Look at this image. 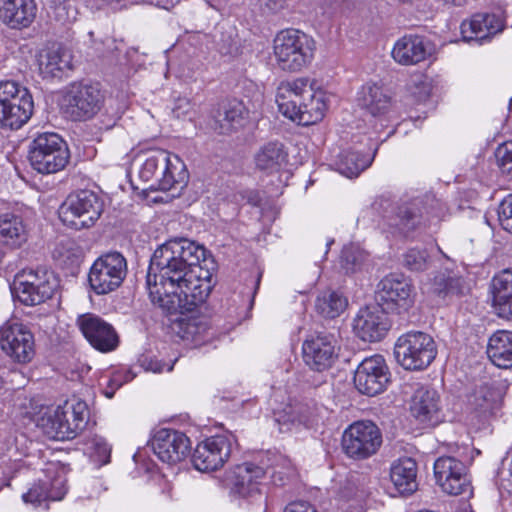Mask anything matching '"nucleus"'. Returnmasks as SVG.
I'll use <instances>...</instances> for the list:
<instances>
[{
    "instance_id": "nucleus-19",
    "label": "nucleus",
    "mask_w": 512,
    "mask_h": 512,
    "mask_svg": "<svg viewBox=\"0 0 512 512\" xmlns=\"http://www.w3.org/2000/svg\"><path fill=\"white\" fill-rule=\"evenodd\" d=\"M434 475L443 492L453 496L471 495L472 488L467 467L455 457H439L434 463Z\"/></svg>"
},
{
    "instance_id": "nucleus-39",
    "label": "nucleus",
    "mask_w": 512,
    "mask_h": 512,
    "mask_svg": "<svg viewBox=\"0 0 512 512\" xmlns=\"http://www.w3.org/2000/svg\"><path fill=\"white\" fill-rule=\"evenodd\" d=\"M246 114V108L241 101H229L218 112L213 129L219 134H229L243 125Z\"/></svg>"
},
{
    "instance_id": "nucleus-1",
    "label": "nucleus",
    "mask_w": 512,
    "mask_h": 512,
    "mask_svg": "<svg viewBox=\"0 0 512 512\" xmlns=\"http://www.w3.org/2000/svg\"><path fill=\"white\" fill-rule=\"evenodd\" d=\"M204 246L187 238H173L153 253L146 285L151 301L169 313L193 311L212 289Z\"/></svg>"
},
{
    "instance_id": "nucleus-43",
    "label": "nucleus",
    "mask_w": 512,
    "mask_h": 512,
    "mask_svg": "<svg viewBox=\"0 0 512 512\" xmlns=\"http://www.w3.org/2000/svg\"><path fill=\"white\" fill-rule=\"evenodd\" d=\"M348 300L341 293L332 290L321 292L315 301V309L319 315L327 319L340 316L347 308Z\"/></svg>"
},
{
    "instance_id": "nucleus-13",
    "label": "nucleus",
    "mask_w": 512,
    "mask_h": 512,
    "mask_svg": "<svg viewBox=\"0 0 512 512\" xmlns=\"http://www.w3.org/2000/svg\"><path fill=\"white\" fill-rule=\"evenodd\" d=\"M414 288L401 274H389L377 285L375 299L377 305L387 312L402 313L414 304Z\"/></svg>"
},
{
    "instance_id": "nucleus-10",
    "label": "nucleus",
    "mask_w": 512,
    "mask_h": 512,
    "mask_svg": "<svg viewBox=\"0 0 512 512\" xmlns=\"http://www.w3.org/2000/svg\"><path fill=\"white\" fill-rule=\"evenodd\" d=\"M103 211L100 197L90 190H81L68 198L59 208V217L64 225L80 230L90 228Z\"/></svg>"
},
{
    "instance_id": "nucleus-15",
    "label": "nucleus",
    "mask_w": 512,
    "mask_h": 512,
    "mask_svg": "<svg viewBox=\"0 0 512 512\" xmlns=\"http://www.w3.org/2000/svg\"><path fill=\"white\" fill-rule=\"evenodd\" d=\"M0 347L13 361L28 363L35 354L34 336L26 325L9 320L0 327Z\"/></svg>"
},
{
    "instance_id": "nucleus-37",
    "label": "nucleus",
    "mask_w": 512,
    "mask_h": 512,
    "mask_svg": "<svg viewBox=\"0 0 512 512\" xmlns=\"http://www.w3.org/2000/svg\"><path fill=\"white\" fill-rule=\"evenodd\" d=\"M286 156L283 143L277 141L265 143L254 154L255 169L267 174L277 172Z\"/></svg>"
},
{
    "instance_id": "nucleus-42",
    "label": "nucleus",
    "mask_w": 512,
    "mask_h": 512,
    "mask_svg": "<svg viewBox=\"0 0 512 512\" xmlns=\"http://www.w3.org/2000/svg\"><path fill=\"white\" fill-rule=\"evenodd\" d=\"M177 334L185 341L196 344L210 338V326L204 317H183L177 323Z\"/></svg>"
},
{
    "instance_id": "nucleus-22",
    "label": "nucleus",
    "mask_w": 512,
    "mask_h": 512,
    "mask_svg": "<svg viewBox=\"0 0 512 512\" xmlns=\"http://www.w3.org/2000/svg\"><path fill=\"white\" fill-rule=\"evenodd\" d=\"M152 448L162 462L173 465L187 457L190 452L191 442L185 433L163 428L155 433L152 440Z\"/></svg>"
},
{
    "instance_id": "nucleus-64",
    "label": "nucleus",
    "mask_w": 512,
    "mask_h": 512,
    "mask_svg": "<svg viewBox=\"0 0 512 512\" xmlns=\"http://www.w3.org/2000/svg\"><path fill=\"white\" fill-rule=\"evenodd\" d=\"M116 389L109 387V384L107 385V388L104 390V395L107 398H112L114 396Z\"/></svg>"
},
{
    "instance_id": "nucleus-23",
    "label": "nucleus",
    "mask_w": 512,
    "mask_h": 512,
    "mask_svg": "<svg viewBox=\"0 0 512 512\" xmlns=\"http://www.w3.org/2000/svg\"><path fill=\"white\" fill-rule=\"evenodd\" d=\"M389 328L388 317L378 305L361 308L353 320L354 333L365 342L380 341Z\"/></svg>"
},
{
    "instance_id": "nucleus-50",
    "label": "nucleus",
    "mask_w": 512,
    "mask_h": 512,
    "mask_svg": "<svg viewBox=\"0 0 512 512\" xmlns=\"http://www.w3.org/2000/svg\"><path fill=\"white\" fill-rule=\"evenodd\" d=\"M496 158L501 172L512 178V142L500 145L496 150Z\"/></svg>"
},
{
    "instance_id": "nucleus-52",
    "label": "nucleus",
    "mask_w": 512,
    "mask_h": 512,
    "mask_svg": "<svg viewBox=\"0 0 512 512\" xmlns=\"http://www.w3.org/2000/svg\"><path fill=\"white\" fill-rule=\"evenodd\" d=\"M54 257L60 259L63 263L74 262L79 258V250L75 243L66 241L61 243L54 251Z\"/></svg>"
},
{
    "instance_id": "nucleus-26",
    "label": "nucleus",
    "mask_w": 512,
    "mask_h": 512,
    "mask_svg": "<svg viewBox=\"0 0 512 512\" xmlns=\"http://www.w3.org/2000/svg\"><path fill=\"white\" fill-rule=\"evenodd\" d=\"M72 68V54L69 49L61 45H52L38 55V70L45 79H60Z\"/></svg>"
},
{
    "instance_id": "nucleus-38",
    "label": "nucleus",
    "mask_w": 512,
    "mask_h": 512,
    "mask_svg": "<svg viewBox=\"0 0 512 512\" xmlns=\"http://www.w3.org/2000/svg\"><path fill=\"white\" fill-rule=\"evenodd\" d=\"M487 355L491 362L499 368L512 367V332L499 330L488 341Z\"/></svg>"
},
{
    "instance_id": "nucleus-20",
    "label": "nucleus",
    "mask_w": 512,
    "mask_h": 512,
    "mask_svg": "<svg viewBox=\"0 0 512 512\" xmlns=\"http://www.w3.org/2000/svg\"><path fill=\"white\" fill-rule=\"evenodd\" d=\"M389 379V368L383 356L378 354L363 359L354 374L356 389L368 396L383 392Z\"/></svg>"
},
{
    "instance_id": "nucleus-46",
    "label": "nucleus",
    "mask_w": 512,
    "mask_h": 512,
    "mask_svg": "<svg viewBox=\"0 0 512 512\" xmlns=\"http://www.w3.org/2000/svg\"><path fill=\"white\" fill-rule=\"evenodd\" d=\"M89 448L92 450V457L99 466L106 465L110 462L112 447L107 440L100 436L94 435L89 440Z\"/></svg>"
},
{
    "instance_id": "nucleus-51",
    "label": "nucleus",
    "mask_w": 512,
    "mask_h": 512,
    "mask_svg": "<svg viewBox=\"0 0 512 512\" xmlns=\"http://www.w3.org/2000/svg\"><path fill=\"white\" fill-rule=\"evenodd\" d=\"M497 212L502 228L512 234V194L501 201Z\"/></svg>"
},
{
    "instance_id": "nucleus-63",
    "label": "nucleus",
    "mask_w": 512,
    "mask_h": 512,
    "mask_svg": "<svg viewBox=\"0 0 512 512\" xmlns=\"http://www.w3.org/2000/svg\"><path fill=\"white\" fill-rule=\"evenodd\" d=\"M14 466H15V469H14V473L20 471V470H26L25 466H24V463L22 461H17L15 460L14 461Z\"/></svg>"
},
{
    "instance_id": "nucleus-53",
    "label": "nucleus",
    "mask_w": 512,
    "mask_h": 512,
    "mask_svg": "<svg viewBox=\"0 0 512 512\" xmlns=\"http://www.w3.org/2000/svg\"><path fill=\"white\" fill-rule=\"evenodd\" d=\"M288 83L281 82L277 88L275 95V103L278 108V112L284 117H288Z\"/></svg>"
},
{
    "instance_id": "nucleus-21",
    "label": "nucleus",
    "mask_w": 512,
    "mask_h": 512,
    "mask_svg": "<svg viewBox=\"0 0 512 512\" xmlns=\"http://www.w3.org/2000/svg\"><path fill=\"white\" fill-rule=\"evenodd\" d=\"M77 326L90 345L100 352H111L119 344L114 327L95 314L80 315Z\"/></svg>"
},
{
    "instance_id": "nucleus-3",
    "label": "nucleus",
    "mask_w": 512,
    "mask_h": 512,
    "mask_svg": "<svg viewBox=\"0 0 512 512\" xmlns=\"http://www.w3.org/2000/svg\"><path fill=\"white\" fill-rule=\"evenodd\" d=\"M138 173L142 181H153L151 189L162 191L177 187L182 189L188 180V171L182 159L165 150H156L149 154Z\"/></svg>"
},
{
    "instance_id": "nucleus-14",
    "label": "nucleus",
    "mask_w": 512,
    "mask_h": 512,
    "mask_svg": "<svg viewBox=\"0 0 512 512\" xmlns=\"http://www.w3.org/2000/svg\"><path fill=\"white\" fill-rule=\"evenodd\" d=\"M44 478H39L27 492L22 494V500L34 507L45 501H61L67 493L66 475L58 463H48L44 469Z\"/></svg>"
},
{
    "instance_id": "nucleus-44",
    "label": "nucleus",
    "mask_w": 512,
    "mask_h": 512,
    "mask_svg": "<svg viewBox=\"0 0 512 512\" xmlns=\"http://www.w3.org/2000/svg\"><path fill=\"white\" fill-rule=\"evenodd\" d=\"M368 261V254L358 245L349 244L343 247L339 257V267L346 275L361 272Z\"/></svg>"
},
{
    "instance_id": "nucleus-17",
    "label": "nucleus",
    "mask_w": 512,
    "mask_h": 512,
    "mask_svg": "<svg viewBox=\"0 0 512 512\" xmlns=\"http://www.w3.org/2000/svg\"><path fill=\"white\" fill-rule=\"evenodd\" d=\"M235 442L234 435L230 433L211 436L200 442L192 455L194 467L202 472L222 467L230 457Z\"/></svg>"
},
{
    "instance_id": "nucleus-25",
    "label": "nucleus",
    "mask_w": 512,
    "mask_h": 512,
    "mask_svg": "<svg viewBox=\"0 0 512 512\" xmlns=\"http://www.w3.org/2000/svg\"><path fill=\"white\" fill-rule=\"evenodd\" d=\"M410 411L421 424H438L442 417L439 394L433 388L419 387L411 398Z\"/></svg>"
},
{
    "instance_id": "nucleus-4",
    "label": "nucleus",
    "mask_w": 512,
    "mask_h": 512,
    "mask_svg": "<svg viewBox=\"0 0 512 512\" xmlns=\"http://www.w3.org/2000/svg\"><path fill=\"white\" fill-rule=\"evenodd\" d=\"M28 159L34 170L41 174H54L63 170L70 159L65 140L57 133H39L31 141Z\"/></svg>"
},
{
    "instance_id": "nucleus-61",
    "label": "nucleus",
    "mask_w": 512,
    "mask_h": 512,
    "mask_svg": "<svg viewBox=\"0 0 512 512\" xmlns=\"http://www.w3.org/2000/svg\"><path fill=\"white\" fill-rule=\"evenodd\" d=\"M264 5L267 7L270 11H275L278 9V7H281L282 4L280 3L281 0H261Z\"/></svg>"
},
{
    "instance_id": "nucleus-59",
    "label": "nucleus",
    "mask_w": 512,
    "mask_h": 512,
    "mask_svg": "<svg viewBox=\"0 0 512 512\" xmlns=\"http://www.w3.org/2000/svg\"><path fill=\"white\" fill-rule=\"evenodd\" d=\"M274 421L279 425V431H283V427L288 424V416L285 411L274 410Z\"/></svg>"
},
{
    "instance_id": "nucleus-18",
    "label": "nucleus",
    "mask_w": 512,
    "mask_h": 512,
    "mask_svg": "<svg viewBox=\"0 0 512 512\" xmlns=\"http://www.w3.org/2000/svg\"><path fill=\"white\" fill-rule=\"evenodd\" d=\"M265 476L262 467L253 463H243L230 470L226 477V485L230 497L235 500L254 501L261 497V480Z\"/></svg>"
},
{
    "instance_id": "nucleus-41",
    "label": "nucleus",
    "mask_w": 512,
    "mask_h": 512,
    "mask_svg": "<svg viewBox=\"0 0 512 512\" xmlns=\"http://www.w3.org/2000/svg\"><path fill=\"white\" fill-rule=\"evenodd\" d=\"M374 158L373 154L363 155L358 151L346 150L340 153L336 161V170L347 178H356L368 168Z\"/></svg>"
},
{
    "instance_id": "nucleus-12",
    "label": "nucleus",
    "mask_w": 512,
    "mask_h": 512,
    "mask_svg": "<svg viewBox=\"0 0 512 512\" xmlns=\"http://www.w3.org/2000/svg\"><path fill=\"white\" fill-rule=\"evenodd\" d=\"M382 444L380 429L371 421L362 420L350 424L342 436L345 454L356 460L374 455Z\"/></svg>"
},
{
    "instance_id": "nucleus-27",
    "label": "nucleus",
    "mask_w": 512,
    "mask_h": 512,
    "mask_svg": "<svg viewBox=\"0 0 512 512\" xmlns=\"http://www.w3.org/2000/svg\"><path fill=\"white\" fill-rule=\"evenodd\" d=\"M504 20L495 13H477L461 24V33L465 41H478L503 30Z\"/></svg>"
},
{
    "instance_id": "nucleus-11",
    "label": "nucleus",
    "mask_w": 512,
    "mask_h": 512,
    "mask_svg": "<svg viewBox=\"0 0 512 512\" xmlns=\"http://www.w3.org/2000/svg\"><path fill=\"white\" fill-rule=\"evenodd\" d=\"M127 261L120 252H108L92 264L88 281L98 295L108 294L121 286L127 275Z\"/></svg>"
},
{
    "instance_id": "nucleus-32",
    "label": "nucleus",
    "mask_w": 512,
    "mask_h": 512,
    "mask_svg": "<svg viewBox=\"0 0 512 512\" xmlns=\"http://www.w3.org/2000/svg\"><path fill=\"white\" fill-rule=\"evenodd\" d=\"M492 302L497 315L512 318V269L495 275L491 282Z\"/></svg>"
},
{
    "instance_id": "nucleus-24",
    "label": "nucleus",
    "mask_w": 512,
    "mask_h": 512,
    "mask_svg": "<svg viewBox=\"0 0 512 512\" xmlns=\"http://www.w3.org/2000/svg\"><path fill=\"white\" fill-rule=\"evenodd\" d=\"M388 232L393 236L408 237L422 224L419 201L404 202L392 208L391 214L384 215Z\"/></svg>"
},
{
    "instance_id": "nucleus-31",
    "label": "nucleus",
    "mask_w": 512,
    "mask_h": 512,
    "mask_svg": "<svg viewBox=\"0 0 512 512\" xmlns=\"http://www.w3.org/2000/svg\"><path fill=\"white\" fill-rule=\"evenodd\" d=\"M316 42L301 30H290V71L308 67L315 56Z\"/></svg>"
},
{
    "instance_id": "nucleus-49",
    "label": "nucleus",
    "mask_w": 512,
    "mask_h": 512,
    "mask_svg": "<svg viewBox=\"0 0 512 512\" xmlns=\"http://www.w3.org/2000/svg\"><path fill=\"white\" fill-rule=\"evenodd\" d=\"M274 55L279 66L286 70L288 63V30H282L274 39Z\"/></svg>"
},
{
    "instance_id": "nucleus-54",
    "label": "nucleus",
    "mask_w": 512,
    "mask_h": 512,
    "mask_svg": "<svg viewBox=\"0 0 512 512\" xmlns=\"http://www.w3.org/2000/svg\"><path fill=\"white\" fill-rule=\"evenodd\" d=\"M192 110L193 104L190 100L187 98H181L176 102L173 108V113L177 118H191Z\"/></svg>"
},
{
    "instance_id": "nucleus-16",
    "label": "nucleus",
    "mask_w": 512,
    "mask_h": 512,
    "mask_svg": "<svg viewBox=\"0 0 512 512\" xmlns=\"http://www.w3.org/2000/svg\"><path fill=\"white\" fill-rule=\"evenodd\" d=\"M338 340L328 332L309 334L302 343V359L313 370L324 371L330 368L338 357Z\"/></svg>"
},
{
    "instance_id": "nucleus-60",
    "label": "nucleus",
    "mask_w": 512,
    "mask_h": 512,
    "mask_svg": "<svg viewBox=\"0 0 512 512\" xmlns=\"http://www.w3.org/2000/svg\"><path fill=\"white\" fill-rule=\"evenodd\" d=\"M247 201L254 205V206H257L259 205L260 201H261V198L259 196V193L256 192V191H248L247 192Z\"/></svg>"
},
{
    "instance_id": "nucleus-36",
    "label": "nucleus",
    "mask_w": 512,
    "mask_h": 512,
    "mask_svg": "<svg viewBox=\"0 0 512 512\" xmlns=\"http://www.w3.org/2000/svg\"><path fill=\"white\" fill-rule=\"evenodd\" d=\"M27 240V229L20 215L13 212L0 214V243L18 248Z\"/></svg>"
},
{
    "instance_id": "nucleus-33",
    "label": "nucleus",
    "mask_w": 512,
    "mask_h": 512,
    "mask_svg": "<svg viewBox=\"0 0 512 512\" xmlns=\"http://www.w3.org/2000/svg\"><path fill=\"white\" fill-rule=\"evenodd\" d=\"M390 480L399 494H413L418 489L416 461L410 457L395 460L390 467Z\"/></svg>"
},
{
    "instance_id": "nucleus-45",
    "label": "nucleus",
    "mask_w": 512,
    "mask_h": 512,
    "mask_svg": "<svg viewBox=\"0 0 512 512\" xmlns=\"http://www.w3.org/2000/svg\"><path fill=\"white\" fill-rule=\"evenodd\" d=\"M434 249L415 246L407 249L402 256V262L411 272H423L431 267L434 259Z\"/></svg>"
},
{
    "instance_id": "nucleus-48",
    "label": "nucleus",
    "mask_w": 512,
    "mask_h": 512,
    "mask_svg": "<svg viewBox=\"0 0 512 512\" xmlns=\"http://www.w3.org/2000/svg\"><path fill=\"white\" fill-rule=\"evenodd\" d=\"M55 18L62 23H70L77 18V9L72 0H50Z\"/></svg>"
},
{
    "instance_id": "nucleus-57",
    "label": "nucleus",
    "mask_w": 512,
    "mask_h": 512,
    "mask_svg": "<svg viewBox=\"0 0 512 512\" xmlns=\"http://www.w3.org/2000/svg\"><path fill=\"white\" fill-rule=\"evenodd\" d=\"M131 379H132V377H129L128 375H126V377L124 378L121 373H115L109 379L108 384H109V387L117 390L118 388H120L123 385L124 382H127Z\"/></svg>"
},
{
    "instance_id": "nucleus-62",
    "label": "nucleus",
    "mask_w": 512,
    "mask_h": 512,
    "mask_svg": "<svg viewBox=\"0 0 512 512\" xmlns=\"http://www.w3.org/2000/svg\"><path fill=\"white\" fill-rule=\"evenodd\" d=\"M445 5L449 6H463L467 0H441Z\"/></svg>"
},
{
    "instance_id": "nucleus-7",
    "label": "nucleus",
    "mask_w": 512,
    "mask_h": 512,
    "mask_svg": "<svg viewBox=\"0 0 512 512\" xmlns=\"http://www.w3.org/2000/svg\"><path fill=\"white\" fill-rule=\"evenodd\" d=\"M396 361L406 370H423L437 355L434 339L427 333L411 331L401 335L394 346Z\"/></svg>"
},
{
    "instance_id": "nucleus-2",
    "label": "nucleus",
    "mask_w": 512,
    "mask_h": 512,
    "mask_svg": "<svg viewBox=\"0 0 512 512\" xmlns=\"http://www.w3.org/2000/svg\"><path fill=\"white\" fill-rule=\"evenodd\" d=\"M89 408L79 398L66 400L55 408L46 407L36 419V425L51 439L72 440L86 428Z\"/></svg>"
},
{
    "instance_id": "nucleus-35",
    "label": "nucleus",
    "mask_w": 512,
    "mask_h": 512,
    "mask_svg": "<svg viewBox=\"0 0 512 512\" xmlns=\"http://www.w3.org/2000/svg\"><path fill=\"white\" fill-rule=\"evenodd\" d=\"M368 495L364 479L351 476L338 492V509L341 512H364V500Z\"/></svg>"
},
{
    "instance_id": "nucleus-8",
    "label": "nucleus",
    "mask_w": 512,
    "mask_h": 512,
    "mask_svg": "<svg viewBox=\"0 0 512 512\" xmlns=\"http://www.w3.org/2000/svg\"><path fill=\"white\" fill-rule=\"evenodd\" d=\"M104 104V94L96 83L77 82L65 90L61 109L72 121L92 119Z\"/></svg>"
},
{
    "instance_id": "nucleus-58",
    "label": "nucleus",
    "mask_w": 512,
    "mask_h": 512,
    "mask_svg": "<svg viewBox=\"0 0 512 512\" xmlns=\"http://www.w3.org/2000/svg\"><path fill=\"white\" fill-rule=\"evenodd\" d=\"M295 147L297 148V153L293 156L295 158V162L293 164L300 165L308 157L307 149L304 145L303 147H300L299 143H296Z\"/></svg>"
},
{
    "instance_id": "nucleus-28",
    "label": "nucleus",
    "mask_w": 512,
    "mask_h": 512,
    "mask_svg": "<svg viewBox=\"0 0 512 512\" xmlns=\"http://www.w3.org/2000/svg\"><path fill=\"white\" fill-rule=\"evenodd\" d=\"M430 54L425 40L416 35H405L398 39L392 48L391 56L400 65H415Z\"/></svg>"
},
{
    "instance_id": "nucleus-5",
    "label": "nucleus",
    "mask_w": 512,
    "mask_h": 512,
    "mask_svg": "<svg viewBox=\"0 0 512 512\" xmlns=\"http://www.w3.org/2000/svg\"><path fill=\"white\" fill-rule=\"evenodd\" d=\"M326 111L322 92L314 90L308 77H299L290 83V121L309 126L321 121Z\"/></svg>"
},
{
    "instance_id": "nucleus-56",
    "label": "nucleus",
    "mask_w": 512,
    "mask_h": 512,
    "mask_svg": "<svg viewBox=\"0 0 512 512\" xmlns=\"http://www.w3.org/2000/svg\"><path fill=\"white\" fill-rule=\"evenodd\" d=\"M290 512H317L315 508L305 501L290 503Z\"/></svg>"
},
{
    "instance_id": "nucleus-47",
    "label": "nucleus",
    "mask_w": 512,
    "mask_h": 512,
    "mask_svg": "<svg viewBox=\"0 0 512 512\" xmlns=\"http://www.w3.org/2000/svg\"><path fill=\"white\" fill-rule=\"evenodd\" d=\"M17 414L23 418H28L36 422V419L41 416L46 407L39 408V405L34 399L27 396H18L14 404Z\"/></svg>"
},
{
    "instance_id": "nucleus-34",
    "label": "nucleus",
    "mask_w": 512,
    "mask_h": 512,
    "mask_svg": "<svg viewBox=\"0 0 512 512\" xmlns=\"http://www.w3.org/2000/svg\"><path fill=\"white\" fill-rule=\"evenodd\" d=\"M358 105L373 117L385 115L391 107V97L376 83H366L357 94Z\"/></svg>"
},
{
    "instance_id": "nucleus-30",
    "label": "nucleus",
    "mask_w": 512,
    "mask_h": 512,
    "mask_svg": "<svg viewBox=\"0 0 512 512\" xmlns=\"http://www.w3.org/2000/svg\"><path fill=\"white\" fill-rule=\"evenodd\" d=\"M469 289L460 272L448 267L437 271L430 282V291L443 299L465 295Z\"/></svg>"
},
{
    "instance_id": "nucleus-55",
    "label": "nucleus",
    "mask_w": 512,
    "mask_h": 512,
    "mask_svg": "<svg viewBox=\"0 0 512 512\" xmlns=\"http://www.w3.org/2000/svg\"><path fill=\"white\" fill-rule=\"evenodd\" d=\"M143 367L147 371H152L153 373H161L163 371L170 372L173 369V365H166L154 359H145L143 361Z\"/></svg>"
},
{
    "instance_id": "nucleus-29",
    "label": "nucleus",
    "mask_w": 512,
    "mask_h": 512,
    "mask_svg": "<svg viewBox=\"0 0 512 512\" xmlns=\"http://www.w3.org/2000/svg\"><path fill=\"white\" fill-rule=\"evenodd\" d=\"M36 13L34 0H3L0 6V19L14 29L30 26Z\"/></svg>"
},
{
    "instance_id": "nucleus-9",
    "label": "nucleus",
    "mask_w": 512,
    "mask_h": 512,
    "mask_svg": "<svg viewBox=\"0 0 512 512\" xmlns=\"http://www.w3.org/2000/svg\"><path fill=\"white\" fill-rule=\"evenodd\" d=\"M58 285L59 281L53 272L29 269L15 276L11 290L21 303L34 306L50 299Z\"/></svg>"
},
{
    "instance_id": "nucleus-6",
    "label": "nucleus",
    "mask_w": 512,
    "mask_h": 512,
    "mask_svg": "<svg viewBox=\"0 0 512 512\" xmlns=\"http://www.w3.org/2000/svg\"><path fill=\"white\" fill-rule=\"evenodd\" d=\"M34 110L30 91L14 81L0 82V127L17 130L28 122Z\"/></svg>"
},
{
    "instance_id": "nucleus-40",
    "label": "nucleus",
    "mask_w": 512,
    "mask_h": 512,
    "mask_svg": "<svg viewBox=\"0 0 512 512\" xmlns=\"http://www.w3.org/2000/svg\"><path fill=\"white\" fill-rule=\"evenodd\" d=\"M493 393L486 386L479 387L469 398L471 425L480 429L484 426L493 409Z\"/></svg>"
}]
</instances>
